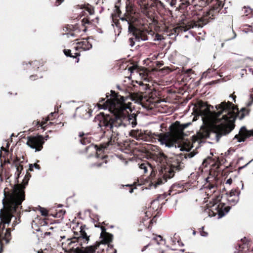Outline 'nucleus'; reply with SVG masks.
I'll return each mask as SVG.
<instances>
[{"mask_svg": "<svg viewBox=\"0 0 253 253\" xmlns=\"http://www.w3.org/2000/svg\"><path fill=\"white\" fill-rule=\"evenodd\" d=\"M234 253H241L240 251H238L237 252H235Z\"/></svg>", "mask_w": 253, "mask_h": 253, "instance_id": "47", "label": "nucleus"}, {"mask_svg": "<svg viewBox=\"0 0 253 253\" xmlns=\"http://www.w3.org/2000/svg\"><path fill=\"white\" fill-rule=\"evenodd\" d=\"M133 188H130V190H129V193H132L133 192Z\"/></svg>", "mask_w": 253, "mask_h": 253, "instance_id": "43", "label": "nucleus"}, {"mask_svg": "<svg viewBox=\"0 0 253 253\" xmlns=\"http://www.w3.org/2000/svg\"><path fill=\"white\" fill-rule=\"evenodd\" d=\"M64 54L67 56H70L73 58H76L77 57L80 56V53L78 52H76L75 53V55H72L71 53V50L69 49H65L64 50Z\"/></svg>", "mask_w": 253, "mask_h": 253, "instance_id": "18", "label": "nucleus"}, {"mask_svg": "<svg viewBox=\"0 0 253 253\" xmlns=\"http://www.w3.org/2000/svg\"><path fill=\"white\" fill-rule=\"evenodd\" d=\"M230 97H232L233 98V99L234 101H235V98H236V96H233L232 95H231L230 96Z\"/></svg>", "mask_w": 253, "mask_h": 253, "instance_id": "41", "label": "nucleus"}, {"mask_svg": "<svg viewBox=\"0 0 253 253\" xmlns=\"http://www.w3.org/2000/svg\"><path fill=\"white\" fill-rule=\"evenodd\" d=\"M36 63H37V61H34V64H36Z\"/></svg>", "mask_w": 253, "mask_h": 253, "instance_id": "51", "label": "nucleus"}, {"mask_svg": "<svg viewBox=\"0 0 253 253\" xmlns=\"http://www.w3.org/2000/svg\"><path fill=\"white\" fill-rule=\"evenodd\" d=\"M80 114L81 117L84 119H88L91 115L92 110L86 106H83L77 108Z\"/></svg>", "mask_w": 253, "mask_h": 253, "instance_id": "13", "label": "nucleus"}, {"mask_svg": "<svg viewBox=\"0 0 253 253\" xmlns=\"http://www.w3.org/2000/svg\"><path fill=\"white\" fill-rule=\"evenodd\" d=\"M135 40L137 42L144 41L148 40V37L145 33L139 30L135 34Z\"/></svg>", "mask_w": 253, "mask_h": 253, "instance_id": "15", "label": "nucleus"}, {"mask_svg": "<svg viewBox=\"0 0 253 253\" xmlns=\"http://www.w3.org/2000/svg\"><path fill=\"white\" fill-rule=\"evenodd\" d=\"M106 163H107L106 161H104L102 163H99L97 164L96 166L98 167H100L102 166L103 164H106Z\"/></svg>", "mask_w": 253, "mask_h": 253, "instance_id": "35", "label": "nucleus"}, {"mask_svg": "<svg viewBox=\"0 0 253 253\" xmlns=\"http://www.w3.org/2000/svg\"><path fill=\"white\" fill-rule=\"evenodd\" d=\"M23 169V168H22V167H18L17 168V170L18 171H19V170H20V169Z\"/></svg>", "mask_w": 253, "mask_h": 253, "instance_id": "40", "label": "nucleus"}, {"mask_svg": "<svg viewBox=\"0 0 253 253\" xmlns=\"http://www.w3.org/2000/svg\"><path fill=\"white\" fill-rule=\"evenodd\" d=\"M100 157H101V158H102V159H104L106 157V156H100Z\"/></svg>", "mask_w": 253, "mask_h": 253, "instance_id": "46", "label": "nucleus"}, {"mask_svg": "<svg viewBox=\"0 0 253 253\" xmlns=\"http://www.w3.org/2000/svg\"><path fill=\"white\" fill-rule=\"evenodd\" d=\"M210 107L203 101L198 102L195 106V112L202 117L204 124L196 136L197 139L207 138L213 135L218 141L222 136L234 129L236 118L242 120L249 113V110L245 108H242L239 111L229 101H224L216 105V112L211 111Z\"/></svg>", "mask_w": 253, "mask_h": 253, "instance_id": "1", "label": "nucleus"}, {"mask_svg": "<svg viewBox=\"0 0 253 253\" xmlns=\"http://www.w3.org/2000/svg\"><path fill=\"white\" fill-rule=\"evenodd\" d=\"M127 24L128 25V31L129 32H132L133 33V35H135V33L139 31L130 23V22H129V24Z\"/></svg>", "mask_w": 253, "mask_h": 253, "instance_id": "19", "label": "nucleus"}, {"mask_svg": "<svg viewBox=\"0 0 253 253\" xmlns=\"http://www.w3.org/2000/svg\"><path fill=\"white\" fill-rule=\"evenodd\" d=\"M79 60V58H78L77 61V62H78Z\"/></svg>", "mask_w": 253, "mask_h": 253, "instance_id": "55", "label": "nucleus"}, {"mask_svg": "<svg viewBox=\"0 0 253 253\" xmlns=\"http://www.w3.org/2000/svg\"><path fill=\"white\" fill-rule=\"evenodd\" d=\"M1 149H2V150H4V148H3V147H1Z\"/></svg>", "mask_w": 253, "mask_h": 253, "instance_id": "53", "label": "nucleus"}, {"mask_svg": "<svg viewBox=\"0 0 253 253\" xmlns=\"http://www.w3.org/2000/svg\"><path fill=\"white\" fill-rule=\"evenodd\" d=\"M207 184L205 185V193L207 198L211 199L212 202L209 204L208 212L210 216H214L217 215L219 219L224 216L229 211V206H224V204L221 202V197L217 192V185L215 178L209 176L206 178Z\"/></svg>", "mask_w": 253, "mask_h": 253, "instance_id": "5", "label": "nucleus"}, {"mask_svg": "<svg viewBox=\"0 0 253 253\" xmlns=\"http://www.w3.org/2000/svg\"><path fill=\"white\" fill-rule=\"evenodd\" d=\"M87 228L85 225L79 226V231H74L75 236L70 239L68 245H73L71 248L73 253H94L99 247L101 243L96 242L93 245L83 247V245L87 244L89 241L90 236L86 233Z\"/></svg>", "mask_w": 253, "mask_h": 253, "instance_id": "6", "label": "nucleus"}, {"mask_svg": "<svg viewBox=\"0 0 253 253\" xmlns=\"http://www.w3.org/2000/svg\"><path fill=\"white\" fill-rule=\"evenodd\" d=\"M121 20L123 22H126L127 24H129V22H130L125 17L121 18Z\"/></svg>", "mask_w": 253, "mask_h": 253, "instance_id": "34", "label": "nucleus"}, {"mask_svg": "<svg viewBox=\"0 0 253 253\" xmlns=\"http://www.w3.org/2000/svg\"><path fill=\"white\" fill-rule=\"evenodd\" d=\"M128 41L130 46L132 47L134 45L135 42H136L135 40V35H133L132 37L129 38Z\"/></svg>", "mask_w": 253, "mask_h": 253, "instance_id": "22", "label": "nucleus"}, {"mask_svg": "<svg viewBox=\"0 0 253 253\" xmlns=\"http://www.w3.org/2000/svg\"><path fill=\"white\" fill-rule=\"evenodd\" d=\"M190 124L180 125L179 122H176L170 126V132L164 134H158V140L160 144L165 145L166 147H176L175 143L177 140L183 138V130L188 127Z\"/></svg>", "mask_w": 253, "mask_h": 253, "instance_id": "7", "label": "nucleus"}, {"mask_svg": "<svg viewBox=\"0 0 253 253\" xmlns=\"http://www.w3.org/2000/svg\"><path fill=\"white\" fill-rule=\"evenodd\" d=\"M166 156L163 153H160L159 154V159L161 161H163L164 160H166Z\"/></svg>", "mask_w": 253, "mask_h": 253, "instance_id": "27", "label": "nucleus"}, {"mask_svg": "<svg viewBox=\"0 0 253 253\" xmlns=\"http://www.w3.org/2000/svg\"><path fill=\"white\" fill-rule=\"evenodd\" d=\"M195 155V153H193V152H190V153H187L185 155V158H192L194 155Z\"/></svg>", "mask_w": 253, "mask_h": 253, "instance_id": "30", "label": "nucleus"}, {"mask_svg": "<svg viewBox=\"0 0 253 253\" xmlns=\"http://www.w3.org/2000/svg\"><path fill=\"white\" fill-rule=\"evenodd\" d=\"M137 70V66H132L128 68V71L131 73H133L134 71Z\"/></svg>", "mask_w": 253, "mask_h": 253, "instance_id": "28", "label": "nucleus"}, {"mask_svg": "<svg viewBox=\"0 0 253 253\" xmlns=\"http://www.w3.org/2000/svg\"><path fill=\"white\" fill-rule=\"evenodd\" d=\"M60 212H61V213H62V215L65 214V213L66 212L65 211H62V210L60 211Z\"/></svg>", "mask_w": 253, "mask_h": 253, "instance_id": "42", "label": "nucleus"}, {"mask_svg": "<svg viewBox=\"0 0 253 253\" xmlns=\"http://www.w3.org/2000/svg\"><path fill=\"white\" fill-rule=\"evenodd\" d=\"M193 235H195L196 234V231H194L193 232Z\"/></svg>", "mask_w": 253, "mask_h": 253, "instance_id": "48", "label": "nucleus"}, {"mask_svg": "<svg viewBox=\"0 0 253 253\" xmlns=\"http://www.w3.org/2000/svg\"><path fill=\"white\" fill-rule=\"evenodd\" d=\"M100 237L102 238L101 243L102 244H107L111 242L113 239V235L111 234L102 231Z\"/></svg>", "mask_w": 253, "mask_h": 253, "instance_id": "14", "label": "nucleus"}, {"mask_svg": "<svg viewBox=\"0 0 253 253\" xmlns=\"http://www.w3.org/2000/svg\"><path fill=\"white\" fill-rule=\"evenodd\" d=\"M191 27H193V26H191V25H188V26H181L180 27V28L181 29V31H183L184 32H186L187 31L189 28H191Z\"/></svg>", "mask_w": 253, "mask_h": 253, "instance_id": "24", "label": "nucleus"}, {"mask_svg": "<svg viewBox=\"0 0 253 253\" xmlns=\"http://www.w3.org/2000/svg\"><path fill=\"white\" fill-rule=\"evenodd\" d=\"M239 192L235 190H232L230 193L227 195L228 202L231 205H234L239 200Z\"/></svg>", "mask_w": 253, "mask_h": 253, "instance_id": "11", "label": "nucleus"}, {"mask_svg": "<svg viewBox=\"0 0 253 253\" xmlns=\"http://www.w3.org/2000/svg\"><path fill=\"white\" fill-rule=\"evenodd\" d=\"M48 135L43 137L42 135L27 137V144L31 148L35 149L36 151H39L42 148V145L44 143V140H47Z\"/></svg>", "mask_w": 253, "mask_h": 253, "instance_id": "8", "label": "nucleus"}, {"mask_svg": "<svg viewBox=\"0 0 253 253\" xmlns=\"http://www.w3.org/2000/svg\"><path fill=\"white\" fill-rule=\"evenodd\" d=\"M39 208L40 212L42 215L46 216L48 215V211L46 209L41 207H39Z\"/></svg>", "mask_w": 253, "mask_h": 253, "instance_id": "21", "label": "nucleus"}, {"mask_svg": "<svg viewBox=\"0 0 253 253\" xmlns=\"http://www.w3.org/2000/svg\"><path fill=\"white\" fill-rule=\"evenodd\" d=\"M140 169L143 170L144 173L150 171L151 173L148 177V188L154 187L157 188L158 186L165 183L168 180L172 178L174 175L175 170H179L183 167V163L180 159H174L170 166H167L162 168L158 172L156 171L152 166L148 162H143L139 166Z\"/></svg>", "mask_w": 253, "mask_h": 253, "instance_id": "4", "label": "nucleus"}, {"mask_svg": "<svg viewBox=\"0 0 253 253\" xmlns=\"http://www.w3.org/2000/svg\"><path fill=\"white\" fill-rule=\"evenodd\" d=\"M153 220H154V219H152V220H151V221H150V222H153Z\"/></svg>", "mask_w": 253, "mask_h": 253, "instance_id": "54", "label": "nucleus"}, {"mask_svg": "<svg viewBox=\"0 0 253 253\" xmlns=\"http://www.w3.org/2000/svg\"><path fill=\"white\" fill-rule=\"evenodd\" d=\"M63 0H57L55 2V5L56 6H58L63 1Z\"/></svg>", "mask_w": 253, "mask_h": 253, "instance_id": "33", "label": "nucleus"}, {"mask_svg": "<svg viewBox=\"0 0 253 253\" xmlns=\"http://www.w3.org/2000/svg\"><path fill=\"white\" fill-rule=\"evenodd\" d=\"M214 71V69H209L207 70L206 72L204 73V74H210L211 73L213 72Z\"/></svg>", "mask_w": 253, "mask_h": 253, "instance_id": "32", "label": "nucleus"}, {"mask_svg": "<svg viewBox=\"0 0 253 253\" xmlns=\"http://www.w3.org/2000/svg\"><path fill=\"white\" fill-rule=\"evenodd\" d=\"M152 240L155 241L157 244H160V241L163 240L162 237L161 236H155L152 239Z\"/></svg>", "mask_w": 253, "mask_h": 253, "instance_id": "20", "label": "nucleus"}, {"mask_svg": "<svg viewBox=\"0 0 253 253\" xmlns=\"http://www.w3.org/2000/svg\"><path fill=\"white\" fill-rule=\"evenodd\" d=\"M140 4L144 13H147V10L151 7H155L157 10H160L164 8V4L159 0H144Z\"/></svg>", "mask_w": 253, "mask_h": 253, "instance_id": "9", "label": "nucleus"}, {"mask_svg": "<svg viewBox=\"0 0 253 253\" xmlns=\"http://www.w3.org/2000/svg\"><path fill=\"white\" fill-rule=\"evenodd\" d=\"M178 185H173V187H175V186H178Z\"/></svg>", "mask_w": 253, "mask_h": 253, "instance_id": "52", "label": "nucleus"}, {"mask_svg": "<svg viewBox=\"0 0 253 253\" xmlns=\"http://www.w3.org/2000/svg\"><path fill=\"white\" fill-rule=\"evenodd\" d=\"M149 245H150V244H148L147 245H146V246H144V247H143V248L142 249V252L144 251H145V250L147 248V247L149 246Z\"/></svg>", "mask_w": 253, "mask_h": 253, "instance_id": "39", "label": "nucleus"}, {"mask_svg": "<svg viewBox=\"0 0 253 253\" xmlns=\"http://www.w3.org/2000/svg\"><path fill=\"white\" fill-rule=\"evenodd\" d=\"M245 9V12L244 13L246 14V15H248L250 13H252V9L250 8H246L244 7Z\"/></svg>", "mask_w": 253, "mask_h": 253, "instance_id": "29", "label": "nucleus"}, {"mask_svg": "<svg viewBox=\"0 0 253 253\" xmlns=\"http://www.w3.org/2000/svg\"><path fill=\"white\" fill-rule=\"evenodd\" d=\"M232 183V179L231 178H229L226 181V184H228L230 185Z\"/></svg>", "mask_w": 253, "mask_h": 253, "instance_id": "36", "label": "nucleus"}, {"mask_svg": "<svg viewBox=\"0 0 253 253\" xmlns=\"http://www.w3.org/2000/svg\"><path fill=\"white\" fill-rule=\"evenodd\" d=\"M174 4H175V2H174V1L172 0V1L171 2V3H170V5H171V6H173V5H174Z\"/></svg>", "mask_w": 253, "mask_h": 253, "instance_id": "44", "label": "nucleus"}, {"mask_svg": "<svg viewBox=\"0 0 253 253\" xmlns=\"http://www.w3.org/2000/svg\"><path fill=\"white\" fill-rule=\"evenodd\" d=\"M89 38L83 39L82 41L77 43L76 49L81 48L84 50H88L92 48V44L88 41Z\"/></svg>", "mask_w": 253, "mask_h": 253, "instance_id": "12", "label": "nucleus"}, {"mask_svg": "<svg viewBox=\"0 0 253 253\" xmlns=\"http://www.w3.org/2000/svg\"><path fill=\"white\" fill-rule=\"evenodd\" d=\"M55 114V112L51 113L50 115L46 118L45 121H42L41 123L40 121H34L33 124H35L36 126H41L42 128H44L45 124L47 122L51 119V117H52Z\"/></svg>", "mask_w": 253, "mask_h": 253, "instance_id": "16", "label": "nucleus"}, {"mask_svg": "<svg viewBox=\"0 0 253 253\" xmlns=\"http://www.w3.org/2000/svg\"><path fill=\"white\" fill-rule=\"evenodd\" d=\"M111 97L104 102L105 99L102 98L97 104L99 109L108 110L113 115H105L101 113L95 118V122L97 123L98 127L103 131L110 130L112 134L110 140L106 144H102L99 148L96 149V157L99 158L101 153L109 145H112L118 140L122 128L131 125L132 127L136 124V118L135 114H131V102H126V98L118 95L114 91H111Z\"/></svg>", "mask_w": 253, "mask_h": 253, "instance_id": "2", "label": "nucleus"}, {"mask_svg": "<svg viewBox=\"0 0 253 253\" xmlns=\"http://www.w3.org/2000/svg\"><path fill=\"white\" fill-rule=\"evenodd\" d=\"M250 135V132L246 129L245 126H243L239 131V135H236L234 139H237L239 142H244Z\"/></svg>", "mask_w": 253, "mask_h": 253, "instance_id": "10", "label": "nucleus"}, {"mask_svg": "<svg viewBox=\"0 0 253 253\" xmlns=\"http://www.w3.org/2000/svg\"><path fill=\"white\" fill-rule=\"evenodd\" d=\"M85 10H86L90 15H92L94 14V9L91 6L86 7Z\"/></svg>", "mask_w": 253, "mask_h": 253, "instance_id": "25", "label": "nucleus"}, {"mask_svg": "<svg viewBox=\"0 0 253 253\" xmlns=\"http://www.w3.org/2000/svg\"><path fill=\"white\" fill-rule=\"evenodd\" d=\"M83 22H84V24H88L89 23L88 20L85 18H84L83 19Z\"/></svg>", "mask_w": 253, "mask_h": 253, "instance_id": "37", "label": "nucleus"}, {"mask_svg": "<svg viewBox=\"0 0 253 253\" xmlns=\"http://www.w3.org/2000/svg\"><path fill=\"white\" fill-rule=\"evenodd\" d=\"M33 77V76H30V79H31V80H33V79H32Z\"/></svg>", "mask_w": 253, "mask_h": 253, "instance_id": "50", "label": "nucleus"}, {"mask_svg": "<svg viewBox=\"0 0 253 253\" xmlns=\"http://www.w3.org/2000/svg\"><path fill=\"white\" fill-rule=\"evenodd\" d=\"M156 38L158 41H161L162 40L164 39L163 36L159 34L156 35Z\"/></svg>", "mask_w": 253, "mask_h": 253, "instance_id": "31", "label": "nucleus"}, {"mask_svg": "<svg viewBox=\"0 0 253 253\" xmlns=\"http://www.w3.org/2000/svg\"><path fill=\"white\" fill-rule=\"evenodd\" d=\"M85 134L84 133H80L79 136L82 138L80 140L81 143L83 145H86L89 143V139L86 137H84Z\"/></svg>", "mask_w": 253, "mask_h": 253, "instance_id": "17", "label": "nucleus"}, {"mask_svg": "<svg viewBox=\"0 0 253 253\" xmlns=\"http://www.w3.org/2000/svg\"><path fill=\"white\" fill-rule=\"evenodd\" d=\"M200 232L201 235L203 237H207L208 235V233L204 230V227L200 229Z\"/></svg>", "mask_w": 253, "mask_h": 253, "instance_id": "26", "label": "nucleus"}, {"mask_svg": "<svg viewBox=\"0 0 253 253\" xmlns=\"http://www.w3.org/2000/svg\"><path fill=\"white\" fill-rule=\"evenodd\" d=\"M52 123L51 122H50L49 124L51 125Z\"/></svg>", "mask_w": 253, "mask_h": 253, "instance_id": "56", "label": "nucleus"}, {"mask_svg": "<svg viewBox=\"0 0 253 253\" xmlns=\"http://www.w3.org/2000/svg\"><path fill=\"white\" fill-rule=\"evenodd\" d=\"M181 150H185L186 151H189L190 150V149L188 148H186L185 147H182V148H181L180 149Z\"/></svg>", "mask_w": 253, "mask_h": 253, "instance_id": "38", "label": "nucleus"}, {"mask_svg": "<svg viewBox=\"0 0 253 253\" xmlns=\"http://www.w3.org/2000/svg\"><path fill=\"white\" fill-rule=\"evenodd\" d=\"M253 160H251V161H250V162H252V161H253Z\"/></svg>", "mask_w": 253, "mask_h": 253, "instance_id": "57", "label": "nucleus"}, {"mask_svg": "<svg viewBox=\"0 0 253 253\" xmlns=\"http://www.w3.org/2000/svg\"><path fill=\"white\" fill-rule=\"evenodd\" d=\"M29 178L25 176L21 184L14 186L12 191L7 197L5 202H3V209L0 212V241L5 240L8 243L10 239L11 233L9 228L5 229V225L8 224L13 216L12 213L17 211L25 200V191L28 184Z\"/></svg>", "mask_w": 253, "mask_h": 253, "instance_id": "3", "label": "nucleus"}, {"mask_svg": "<svg viewBox=\"0 0 253 253\" xmlns=\"http://www.w3.org/2000/svg\"><path fill=\"white\" fill-rule=\"evenodd\" d=\"M37 253H42V252L38 251Z\"/></svg>", "mask_w": 253, "mask_h": 253, "instance_id": "49", "label": "nucleus"}, {"mask_svg": "<svg viewBox=\"0 0 253 253\" xmlns=\"http://www.w3.org/2000/svg\"><path fill=\"white\" fill-rule=\"evenodd\" d=\"M2 249L1 245H0V253L2 252Z\"/></svg>", "mask_w": 253, "mask_h": 253, "instance_id": "45", "label": "nucleus"}, {"mask_svg": "<svg viewBox=\"0 0 253 253\" xmlns=\"http://www.w3.org/2000/svg\"><path fill=\"white\" fill-rule=\"evenodd\" d=\"M33 167H35L36 169H40V167L39 165H38L37 164H30L29 165V170L31 171L33 170V169H32Z\"/></svg>", "mask_w": 253, "mask_h": 253, "instance_id": "23", "label": "nucleus"}]
</instances>
